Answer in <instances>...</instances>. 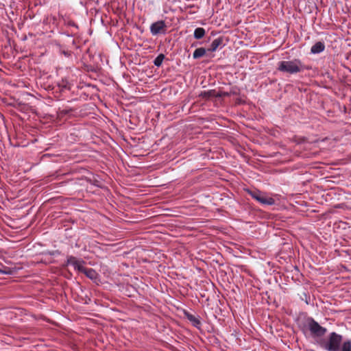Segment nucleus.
I'll use <instances>...</instances> for the list:
<instances>
[{
	"mask_svg": "<svg viewBox=\"0 0 351 351\" xmlns=\"http://www.w3.org/2000/svg\"><path fill=\"white\" fill-rule=\"evenodd\" d=\"M62 86H63L64 88H67L66 84H64V85H62Z\"/></svg>",
	"mask_w": 351,
	"mask_h": 351,
	"instance_id": "obj_14",
	"label": "nucleus"
},
{
	"mask_svg": "<svg viewBox=\"0 0 351 351\" xmlns=\"http://www.w3.org/2000/svg\"><path fill=\"white\" fill-rule=\"evenodd\" d=\"M342 336L333 332L330 334L327 340H319L318 343L327 351H339Z\"/></svg>",
	"mask_w": 351,
	"mask_h": 351,
	"instance_id": "obj_2",
	"label": "nucleus"
},
{
	"mask_svg": "<svg viewBox=\"0 0 351 351\" xmlns=\"http://www.w3.org/2000/svg\"><path fill=\"white\" fill-rule=\"evenodd\" d=\"M187 318L192 322L193 325L198 327L200 325L199 320L193 315H187Z\"/></svg>",
	"mask_w": 351,
	"mask_h": 351,
	"instance_id": "obj_12",
	"label": "nucleus"
},
{
	"mask_svg": "<svg viewBox=\"0 0 351 351\" xmlns=\"http://www.w3.org/2000/svg\"><path fill=\"white\" fill-rule=\"evenodd\" d=\"M166 30V23L162 20L153 23L150 26V32L153 36H156L159 34H165Z\"/></svg>",
	"mask_w": 351,
	"mask_h": 351,
	"instance_id": "obj_5",
	"label": "nucleus"
},
{
	"mask_svg": "<svg viewBox=\"0 0 351 351\" xmlns=\"http://www.w3.org/2000/svg\"><path fill=\"white\" fill-rule=\"evenodd\" d=\"M341 351H351V341L350 340L343 342Z\"/></svg>",
	"mask_w": 351,
	"mask_h": 351,
	"instance_id": "obj_13",
	"label": "nucleus"
},
{
	"mask_svg": "<svg viewBox=\"0 0 351 351\" xmlns=\"http://www.w3.org/2000/svg\"><path fill=\"white\" fill-rule=\"evenodd\" d=\"M69 263L73 265L75 269H77L80 271H84L86 275L90 278H94L96 276L95 271L92 269H86L82 267L80 263L75 259V258H71L69 260Z\"/></svg>",
	"mask_w": 351,
	"mask_h": 351,
	"instance_id": "obj_6",
	"label": "nucleus"
},
{
	"mask_svg": "<svg viewBox=\"0 0 351 351\" xmlns=\"http://www.w3.org/2000/svg\"><path fill=\"white\" fill-rule=\"evenodd\" d=\"M205 29L202 27H197L194 31V37L196 39H200L205 35Z\"/></svg>",
	"mask_w": 351,
	"mask_h": 351,
	"instance_id": "obj_10",
	"label": "nucleus"
},
{
	"mask_svg": "<svg viewBox=\"0 0 351 351\" xmlns=\"http://www.w3.org/2000/svg\"><path fill=\"white\" fill-rule=\"evenodd\" d=\"M208 94H209V95H213L212 92H209Z\"/></svg>",
	"mask_w": 351,
	"mask_h": 351,
	"instance_id": "obj_16",
	"label": "nucleus"
},
{
	"mask_svg": "<svg viewBox=\"0 0 351 351\" xmlns=\"http://www.w3.org/2000/svg\"><path fill=\"white\" fill-rule=\"evenodd\" d=\"M325 49V46L324 43L322 42H317L314 45L312 46L311 49V52L312 53H319L322 52Z\"/></svg>",
	"mask_w": 351,
	"mask_h": 351,
	"instance_id": "obj_7",
	"label": "nucleus"
},
{
	"mask_svg": "<svg viewBox=\"0 0 351 351\" xmlns=\"http://www.w3.org/2000/svg\"><path fill=\"white\" fill-rule=\"evenodd\" d=\"M164 59H165V55H164V54H162V53L159 54V55H158V56L155 58V60H154V65H155V66H158H158H161V64H162V62H163Z\"/></svg>",
	"mask_w": 351,
	"mask_h": 351,
	"instance_id": "obj_11",
	"label": "nucleus"
},
{
	"mask_svg": "<svg viewBox=\"0 0 351 351\" xmlns=\"http://www.w3.org/2000/svg\"><path fill=\"white\" fill-rule=\"evenodd\" d=\"M252 197L258 202L263 205H273L275 204V200L271 196L260 191H249Z\"/></svg>",
	"mask_w": 351,
	"mask_h": 351,
	"instance_id": "obj_4",
	"label": "nucleus"
},
{
	"mask_svg": "<svg viewBox=\"0 0 351 351\" xmlns=\"http://www.w3.org/2000/svg\"><path fill=\"white\" fill-rule=\"evenodd\" d=\"M0 272L1 273H6L5 271H3L2 270L0 269Z\"/></svg>",
	"mask_w": 351,
	"mask_h": 351,
	"instance_id": "obj_15",
	"label": "nucleus"
},
{
	"mask_svg": "<svg viewBox=\"0 0 351 351\" xmlns=\"http://www.w3.org/2000/svg\"><path fill=\"white\" fill-rule=\"evenodd\" d=\"M306 326L313 337H322L327 332V329L326 328L320 326L313 318H308L306 320Z\"/></svg>",
	"mask_w": 351,
	"mask_h": 351,
	"instance_id": "obj_3",
	"label": "nucleus"
},
{
	"mask_svg": "<svg viewBox=\"0 0 351 351\" xmlns=\"http://www.w3.org/2000/svg\"><path fill=\"white\" fill-rule=\"evenodd\" d=\"M206 50L203 47L197 48L195 50L193 57L195 59L199 58L206 54Z\"/></svg>",
	"mask_w": 351,
	"mask_h": 351,
	"instance_id": "obj_9",
	"label": "nucleus"
},
{
	"mask_svg": "<svg viewBox=\"0 0 351 351\" xmlns=\"http://www.w3.org/2000/svg\"><path fill=\"white\" fill-rule=\"evenodd\" d=\"M222 38H217L216 39H215L210 46V48L208 49V51H215L217 48L222 44Z\"/></svg>",
	"mask_w": 351,
	"mask_h": 351,
	"instance_id": "obj_8",
	"label": "nucleus"
},
{
	"mask_svg": "<svg viewBox=\"0 0 351 351\" xmlns=\"http://www.w3.org/2000/svg\"><path fill=\"white\" fill-rule=\"evenodd\" d=\"M278 69L281 72L295 74L303 71L305 69V66L299 59H293L279 62Z\"/></svg>",
	"mask_w": 351,
	"mask_h": 351,
	"instance_id": "obj_1",
	"label": "nucleus"
}]
</instances>
